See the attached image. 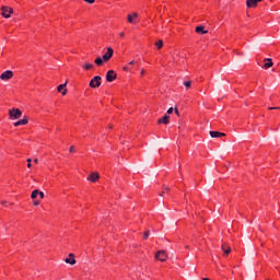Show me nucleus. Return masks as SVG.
<instances>
[{
    "instance_id": "nucleus-1",
    "label": "nucleus",
    "mask_w": 280,
    "mask_h": 280,
    "mask_svg": "<svg viewBox=\"0 0 280 280\" xmlns=\"http://www.w3.org/2000/svg\"><path fill=\"white\" fill-rule=\"evenodd\" d=\"M23 115V112L19 108H12L9 110V117L10 119H21V116Z\"/></svg>"
},
{
    "instance_id": "nucleus-2",
    "label": "nucleus",
    "mask_w": 280,
    "mask_h": 280,
    "mask_svg": "<svg viewBox=\"0 0 280 280\" xmlns=\"http://www.w3.org/2000/svg\"><path fill=\"white\" fill-rule=\"evenodd\" d=\"M98 86H102V77L96 75L90 81V88L98 89Z\"/></svg>"
},
{
    "instance_id": "nucleus-3",
    "label": "nucleus",
    "mask_w": 280,
    "mask_h": 280,
    "mask_svg": "<svg viewBox=\"0 0 280 280\" xmlns=\"http://www.w3.org/2000/svg\"><path fill=\"white\" fill-rule=\"evenodd\" d=\"M1 10V14L4 19H10V15L14 13V10L9 7H2Z\"/></svg>"
},
{
    "instance_id": "nucleus-4",
    "label": "nucleus",
    "mask_w": 280,
    "mask_h": 280,
    "mask_svg": "<svg viewBox=\"0 0 280 280\" xmlns=\"http://www.w3.org/2000/svg\"><path fill=\"white\" fill-rule=\"evenodd\" d=\"M12 78H14V72H12L11 70L2 72L0 75V80L3 81L12 80Z\"/></svg>"
},
{
    "instance_id": "nucleus-5",
    "label": "nucleus",
    "mask_w": 280,
    "mask_h": 280,
    "mask_svg": "<svg viewBox=\"0 0 280 280\" xmlns=\"http://www.w3.org/2000/svg\"><path fill=\"white\" fill-rule=\"evenodd\" d=\"M155 259H158L159 261H165L167 259V254L165 253V250H159L155 254Z\"/></svg>"
},
{
    "instance_id": "nucleus-6",
    "label": "nucleus",
    "mask_w": 280,
    "mask_h": 280,
    "mask_svg": "<svg viewBox=\"0 0 280 280\" xmlns=\"http://www.w3.org/2000/svg\"><path fill=\"white\" fill-rule=\"evenodd\" d=\"M106 80H107V82H114V80H117V73H115L114 70L107 71Z\"/></svg>"
},
{
    "instance_id": "nucleus-7",
    "label": "nucleus",
    "mask_w": 280,
    "mask_h": 280,
    "mask_svg": "<svg viewBox=\"0 0 280 280\" xmlns=\"http://www.w3.org/2000/svg\"><path fill=\"white\" fill-rule=\"evenodd\" d=\"M114 50L113 48H107V52L103 56L104 62H108L113 58Z\"/></svg>"
},
{
    "instance_id": "nucleus-8",
    "label": "nucleus",
    "mask_w": 280,
    "mask_h": 280,
    "mask_svg": "<svg viewBox=\"0 0 280 280\" xmlns=\"http://www.w3.org/2000/svg\"><path fill=\"white\" fill-rule=\"evenodd\" d=\"M88 180H90V183H97L100 180V173L97 172H93L89 177Z\"/></svg>"
},
{
    "instance_id": "nucleus-9",
    "label": "nucleus",
    "mask_w": 280,
    "mask_h": 280,
    "mask_svg": "<svg viewBox=\"0 0 280 280\" xmlns=\"http://www.w3.org/2000/svg\"><path fill=\"white\" fill-rule=\"evenodd\" d=\"M27 122H28L27 116H24L23 119L14 122L13 126H15V128H19V126H27Z\"/></svg>"
},
{
    "instance_id": "nucleus-10",
    "label": "nucleus",
    "mask_w": 280,
    "mask_h": 280,
    "mask_svg": "<svg viewBox=\"0 0 280 280\" xmlns=\"http://www.w3.org/2000/svg\"><path fill=\"white\" fill-rule=\"evenodd\" d=\"M209 135L212 139H218L220 137H226V133L220 132V131H210Z\"/></svg>"
},
{
    "instance_id": "nucleus-11",
    "label": "nucleus",
    "mask_w": 280,
    "mask_h": 280,
    "mask_svg": "<svg viewBox=\"0 0 280 280\" xmlns=\"http://www.w3.org/2000/svg\"><path fill=\"white\" fill-rule=\"evenodd\" d=\"M260 1L264 0H247L246 5L247 8H257V4L260 3Z\"/></svg>"
},
{
    "instance_id": "nucleus-12",
    "label": "nucleus",
    "mask_w": 280,
    "mask_h": 280,
    "mask_svg": "<svg viewBox=\"0 0 280 280\" xmlns=\"http://www.w3.org/2000/svg\"><path fill=\"white\" fill-rule=\"evenodd\" d=\"M65 261L66 264H70V266H75V255L69 254V257Z\"/></svg>"
},
{
    "instance_id": "nucleus-13",
    "label": "nucleus",
    "mask_w": 280,
    "mask_h": 280,
    "mask_svg": "<svg viewBox=\"0 0 280 280\" xmlns=\"http://www.w3.org/2000/svg\"><path fill=\"white\" fill-rule=\"evenodd\" d=\"M57 91L61 93V95H67V82L58 85Z\"/></svg>"
},
{
    "instance_id": "nucleus-14",
    "label": "nucleus",
    "mask_w": 280,
    "mask_h": 280,
    "mask_svg": "<svg viewBox=\"0 0 280 280\" xmlns=\"http://www.w3.org/2000/svg\"><path fill=\"white\" fill-rule=\"evenodd\" d=\"M264 62H265L264 69H270V67H272V65H275V63L272 62V59H270V58H266V59L264 60Z\"/></svg>"
},
{
    "instance_id": "nucleus-15",
    "label": "nucleus",
    "mask_w": 280,
    "mask_h": 280,
    "mask_svg": "<svg viewBox=\"0 0 280 280\" xmlns=\"http://www.w3.org/2000/svg\"><path fill=\"white\" fill-rule=\"evenodd\" d=\"M159 124H170V116L167 114H165L162 118L159 119L158 121Z\"/></svg>"
},
{
    "instance_id": "nucleus-16",
    "label": "nucleus",
    "mask_w": 280,
    "mask_h": 280,
    "mask_svg": "<svg viewBox=\"0 0 280 280\" xmlns=\"http://www.w3.org/2000/svg\"><path fill=\"white\" fill-rule=\"evenodd\" d=\"M197 34H209V31L205 30V26L200 25L196 27Z\"/></svg>"
},
{
    "instance_id": "nucleus-17",
    "label": "nucleus",
    "mask_w": 280,
    "mask_h": 280,
    "mask_svg": "<svg viewBox=\"0 0 280 280\" xmlns=\"http://www.w3.org/2000/svg\"><path fill=\"white\" fill-rule=\"evenodd\" d=\"M223 253H225V255H230L231 254V246H229V244L224 243L222 246H221Z\"/></svg>"
},
{
    "instance_id": "nucleus-18",
    "label": "nucleus",
    "mask_w": 280,
    "mask_h": 280,
    "mask_svg": "<svg viewBox=\"0 0 280 280\" xmlns=\"http://www.w3.org/2000/svg\"><path fill=\"white\" fill-rule=\"evenodd\" d=\"M95 65H97V67H102V65H104V57H97L95 60H94Z\"/></svg>"
},
{
    "instance_id": "nucleus-19",
    "label": "nucleus",
    "mask_w": 280,
    "mask_h": 280,
    "mask_svg": "<svg viewBox=\"0 0 280 280\" xmlns=\"http://www.w3.org/2000/svg\"><path fill=\"white\" fill-rule=\"evenodd\" d=\"M38 194H39V190L38 189H35L33 190L32 195H31V198L34 200L38 197Z\"/></svg>"
},
{
    "instance_id": "nucleus-20",
    "label": "nucleus",
    "mask_w": 280,
    "mask_h": 280,
    "mask_svg": "<svg viewBox=\"0 0 280 280\" xmlns=\"http://www.w3.org/2000/svg\"><path fill=\"white\" fill-rule=\"evenodd\" d=\"M155 47H158V49H163V40L160 39V40L155 42Z\"/></svg>"
},
{
    "instance_id": "nucleus-21",
    "label": "nucleus",
    "mask_w": 280,
    "mask_h": 280,
    "mask_svg": "<svg viewBox=\"0 0 280 280\" xmlns=\"http://www.w3.org/2000/svg\"><path fill=\"white\" fill-rule=\"evenodd\" d=\"M128 23H135V18L130 14L127 15Z\"/></svg>"
},
{
    "instance_id": "nucleus-22",
    "label": "nucleus",
    "mask_w": 280,
    "mask_h": 280,
    "mask_svg": "<svg viewBox=\"0 0 280 280\" xmlns=\"http://www.w3.org/2000/svg\"><path fill=\"white\" fill-rule=\"evenodd\" d=\"M83 69H85L86 71H89V69H93V65L92 63H85L83 66Z\"/></svg>"
},
{
    "instance_id": "nucleus-23",
    "label": "nucleus",
    "mask_w": 280,
    "mask_h": 280,
    "mask_svg": "<svg viewBox=\"0 0 280 280\" xmlns=\"http://www.w3.org/2000/svg\"><path fill=\"white\" fill-rule=\"evenodd\" d=\"M184 86H186V89H191V81H185Z\"/></svg>"
},
{
    "instance_id": "nucleus-24",
    "label": "nucleus",
    "mask_w": 280,
    "mask_h": 280,
    "mask_svg": "<svg viewBox=\"0 0 280 280\" xmlns=\"http://www.w3.org/2000/svg\"><path fill=\"white\" fill-rule=\"evenodd\" d=\"M143 237L144 240H148V237H150V231L144 232Z\"/></svg>"
},
{
    "instance_id": "nucleus-25",
    "label": "nucleus",
    "mask_w": 280,
    "mask_h": 280,
    "mask_svg": "<svg viewBox=\"0 0 280 280\" xmlns=\"http://www.w3.org/2000/svg\"><path fill=\"white\" fill-rule=\"evenodd\" d=\"M172 113H174V107L168 108L167 115H172Z\"/></svg>"
},
{
    "instance_id": "nucleus-26",
    "label": "nucleus",
    "mask_w": 280,
    "mask_h": 280,
    "mask_svg": "<svg viewBox=\"0 0 280 280\" xmlns=\"http://www.w3.org/2000/svg\"><path fill=\"white\" fill-rule=\"evenodd\" d=\"M174 112H175V114L177 115V117L180 116V113L178 112V107H175V108H174Z\"/></svg>"
},
{
    "instance_id": "nucleus-27",
    "label": "nucleus",
    "mask_w": 280,
    "mask_h": 280,
    "mask_svg": "<svg viewBox=\"0 0 280 280\" xmlns=\"http://www.w3.org/2000/svg\"><path fill=\"white\" fill-rule=\"evenodd\" d=\"M26 161H27V163H28V164H27V167H32V159L28 158Z\"/></svg>"
},
{
    "instance_id": "nucleus-28",
    "label": "nucleus",
    "mask_w": 280,
    "mask_h": 280,
    "mask_svg": "<svg viewBox=\"0 0 280 280\" xmlns=\"http://www.w3.org/2000/svg\"><path fill=\"white\" fill-rule=\"evenodd\" d=\"M84 1H85V3H90V4L95 3V0H84Z\"/></svg>"
},
{
    "instance_id": "nucleus-29",
    "label": "nucleus",
    "mask_w": 280,
    "mask_h": 280,
    "mask_svg": "<svg viewBox=\"0 0 280 280\" xmlns=\"http://www.w3.org/2000/svg\"><path fill=\"white\" fill-rule=\"evenodd\" d=\"M38 196H39L40 198H45V192H43V191L39 190Z\"/></svg>"
},
{
    "instance_id": "nucleus-30",
    "label": "nucleus",
    "mask_w": 280,
    "mask_h": 280,
    "mask_svg": "<svg viewBox=\"0 0 280 280\" xmlns=\"http://www.w3.org/2000/svg\"><path fill=\"white\" fill-rule=\"evenodd\" d=\"M269 110H280V107H269Z\"/></svg>"
},
{
    "instance_id": "nucleus-31",
    "label": "nucleus",
    "mask_w": 280,
    "mask_h": 280,
    "mask_svg": "<svg viewBox=\"0 0 280 280\" xmlns=\"http://www.w3.org/2000/svg\"><path fill=\"white\" fill-rule=\"evenodd\" d=\"M33 205H34V207H38L40 205V201L36 200V201H34Z\"/></svg>"
},
{
    "instance_id": "nucleus-32",
    "label": "nucleus",
    "mask_w": 280,
    "mask_h": 280,
    "mask_svg": "<svg viewBox=\"0 0 280 280\" xmlns=\"http://www.w3.org/2000/svg\"><path fill=\"white\" fill-rule=\"evenodd\" d=\"M132 18H133V19H139V13H133V14H132Z\"/></svg>"
},
{
    "instance_id": "nucleus-33",
    "label": "nucleus",
    "mask_w": 280,
    "mask_h": 280,
    "mask_svg": "<svg viewBox=\"0 0 280 280\" xmlns=\"http://www.w3.org/2000/svg\"><path fill=\"white\" fill-rule=\"evenodd\" d=\"M145 74V70L142 69L141 72H140V75H144Z\"/></svg>"
},
{
    "instance_id": "nucleus-34",
    "label": "nucleus",
    "mask_w": 280,
    "mask_h": 280,
    "mask_svg": "<svg viewBox=\"0 0 280 280\" xmlns=\"http://www.w3.org/2000/svg\"><path fill=\"white\" fill-rule=\"evenodd\" d=\"M70 152H75V148L74 147H70Z\"/></svg>"
},
{
    "instance_id": "nucleus-35",
    "label": "nucleus",
    "mask_w": 280,
    "mask_h": 280,
    "mask_svg": "<svg viewBox=\"0 0 280 280\" xmlns=\"http://www.w3.org/2000/svg\"><path fill=\"white\" fill-rule=\"evenodd\" d=\"M165 191H170V187L165 186V187H164V192H165Z\"/></svg>"
},
{
    "instance_id": "nucleus-36",
    "label": "nucleus",
    "mask_w": 280,
    "mask_h": 280,
    "mask_svg": "<svg viewBox=\"0 0 280 280\" xmlns=\"http://www.w3.org/2000/svg\"><path fill=\"white\" fill-rule=\"evenodd\" d=\"M120 38H124V36H126L124 33L119 34Z\"/></svg>"
},
{
    "instance_id": "nucleus-37",
    "label": "nucleus",
    "mask_w": 280,
    "mask_h": 280,
    "mask_svg": "<svg viewBox=\"0 0 280 280\" xmlns=\"http://www.w3.org/2000/svg\"><path fill=\"white\" fill-rule=\"evenodd\" d=\"M34 163H35V164H38V159H35V160H34Z\"/></svg>"
},
{
    "instance_id": "nucleus-38",
    "label": "nucleus",
    "mask_w": 280,
    "mask_h": 280,
    "mask_svg": "<svg viewBox=\"0 0 280 280\" xmlns=\"http://www.w3.org/2000/svg\"><path fill=\"white\" fill-rule=\"evenodd\" d=\"M164 194H165V190H163V191L160 194V196H164Z\"/></svg>"
},
{
    "instance_id": "nucleus-39",
    "label": "nucleus",
    "mask_w": 280,
    "mask_h": 280,
    "mask_svg": "<svg viewBox=\"0 0 280 280\" xmlns=\"http://www.w3.org/2000/svg\"><path fill=\"white\" fill-rule=\"evenodd\" d=\"M129 65H135V60L130 61Z\"/></svg>"
},
{
    "instance_id": "nucleus-40",
    "label": "nucleus",
    "mask_w": 280,
    "mask_h": 280,
    "mask_svg": "<svg viewBox=\"0 0 280 280\" xmlns=\"http://www.w3.org/2000/svg\"><path fill=\"white\" fill-rule=\"evenodd\" d=\"M128 69H129L128 67H124V70H125V71H128Z\"/></svg>"
},
{
    "instance_id": "nucleus-41",
    "label": "nucleus",
    "mask_w": 280,
    "mask_h": 280,
    "mask_svg": "<svg viewBox=\"0 0 280 280\" xmlns=\"http://www.w3.org/2000/svg\"><path fill=\"white\" fill-rule=\"evenodd\" d=\"M2 205H8V201H2Z\"/></svg>"
},
{
    "instance_id": "nucleus-42",
    "label": "nucleus",
    "mask_w": 280,
    "mask_h": 280,
    "mask_svg": "<svg viewBox=\"0 0 280 280\" xmlns=\"http://www.w3.org/2000/svg\"><path fill=\"white\" fill-rule=\"evenodd\" d=\"M203 280H209V278H203Z\"/></svg>"
}]
</instances>
